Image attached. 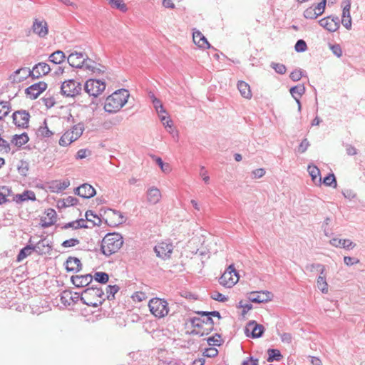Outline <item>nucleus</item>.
I'll return each instance as SVG.
<instances>
[{
	"instance_id": "1",
	"label": "nucleus",
	"mask_w": 365,
	"mask_h": 365,
	"mask_svg": "<svg viewBox=\"0 0 365 365\" xmlns=\"http://www.w3.org/2000/svg\"><path fill=\"white\" fill-rule=\"evenodd\" d=\"M51 71L48 64L44 62H40L36 64L31 71L28 68H21L17 69L13 74V81L22 82L28 77H32L34 79L48 74Z\"/></svg>"
},
{
	"instance_id": "2",
	"label": "nucleus",
	"mask_w": 365,
	"mask_h": 365,
	"mask_svg": "<svg viewBox=\"0 0 365 365\" xmlns=\"http://www.w3.org/2000/svg\"><path fill=\"white\" fill-rule=\"evenodd\" d=\"M129 96L128 91L124 88L115 91L106 98L104 110L109 113H116L127 103Z\"/></svg>"
},
{
	"instance_id": "3",
	"label": "nucleus",
	"mask_w": 365,
	"mask_h": 365,
	"mask_svg": "<svg viewBox=\"0 0 365 365\" xmlns=\"http://www.w3.org/2000/svg\"><path fill=\"white\" fill-rule=\"evenodd\" d=\"M123 245L122 235L117 232L108 233L103 238L101 250L106 256L117 252Z\"/></svg>"
},
{
	"instance_id": "4",
	"label": "nucleus",
	"mask_w": 365,
	"mask_h": 365,
	"mask_svg": "<svg viewBox=\"0 0 365 365\" xmlns=\"http://www.w3.org/2000/svg\"><path fill=\"white\" fill-rule=\"evenodd\" d=\"M105 294L98 286H92L85 289L81 293V301L90 307H98L106 300Z\"/></svg>"
},
{
	"instance_id": "5",
	"label": "nucleus",
	"mask_w": 365,
	"mask_h": 365,
	"mask_svg": "<svg viewBox=\"0 0 365 365\" xmlns=\"http://www.w3.org/2000/svg\"><path fill=\"white\" fill-rule=\"evenodd\" d=\"M148 307L150 312L158 318H163L169 312L168 303L160 298H153L149 301Z\"/></svg>"
},
{
	"instance_id": "6",
	"label": "nucleus",
	"mask_w": 365,
	"mask_h": 365,
	"mask_svg": "<svg viewBox=\"0 0 365 365\" xmlns=\"http://www.w3.org/2000/svg\"><path fill=\"white\" fill-rule=\"evenodd\" d=\"M106 89V83L104 81L90 78L87 80L84 85L85 91L89 96L97 97Z\"/></svg>"
},
{
	"instance_id": "7",
	"label": "nucleus",
	"mask_w": 365,
	"mask_h": 365,
	"mask_svg": "<svg viewBox=\"0 0 365 365\" xmlns=\"http://www.w3.org/2000/svg\"><path fill=\"white\" fill-rule=\"evenodd\" d=\"M81 83L73 79L65 81L61 86V94L67 97H74L81 91Z\"/></svg>"
},
{
	"instance_id": "8",
	"label": "nucleus",
	"mask_w": 365,
	"mask_h": 365,
	"mask_svg": "<svg viewBox=\"0 0 365 365\" xmlns=\"http://www.w3.org/2000/svg\"><path fill=\"white\" fill-rule=\"evenodd\" d=\"M106 223L111 227H116L125 222V217L120 212L113 209H108L105 212Z\"/></svg>"
},
{
	"instance_id": "9",
	"label": "nucleus",
	"mask_w": 365,
	"mask_h": 365,
	"mask_svg": "<svg viewBox=\"0 0 365 365\" xmlns=\"http://www.w3.org/2000/svg\"><path fill=\"white\" fill-rule=\"evenodd\" d=\"M154 250L158 257L163 259H168L171 256L173 245L168 241L161 242L155 246Z\"/></svg>"
},
{
	"instance_id": "10",
	"label": "nucleus",
	"mask_w": 365,
	"mask_h": 365,
	"mask_svg": "<svg viewBox=\"0 0 365 365\" xmlns=\"http://www.w3.org/2000/svg\"><path fill=\"white\" fill-rule=\"evenodd\" d=\"M319 25L329 32L337 31L340 26V21L337 16H328L319 21Z\"/></svg>"
},
{
	"instance_id": "11",
	"label": "nucleus",
	"mask_w": 365,
	"mask_h": 365,
	"mask_svg": "<svg viewBox=\"0 0 365 365\" xmlns=\"http://www.w3.org/2000/svg\"><path fill=\"white\" fill-rule=\"evenodd\" d=\"M327 0H322L317 5H312L304 11V16L307 19H315L324 12Z\"/></svg>"
},
{
	"instance_id": "12",
	"label": "nucleus",
	"mask_w": 365,
	"mask_h": 365,
	"mask_svg": "<svg viewBox=\"0 0 365 365\" xmlns=\"http://www.w3.org/2000/svg\"><path fill=\"white\" fill-rule=\"evenodd\" d=\"M264 331L263 325L257 324L255 321L252 320L248 322L245 327V334L248 337L253 339L259 338L262 336Z\"/></svg>"
},
{
	"instance_id": "13",
	"label": "nucleus",
	"mask_w": 365,
	"mask_h": 365,
	"mask_svg": "<svg viewBox=\"0 0 365 365\" xmlns=\"http://www.w3.org/2000/svg\"><path fill=\"white\" fill-rule=\"evenodd\" d=\"M47 83L44 81H39L29 86L25 90V93L31 100L36 99L39 95L46 91Z\"/></svg>"
},
{
	"instance_id": "14",
	"label": "nucleus",
	"mask_w": 365,
	"mask_h": 365,
	"mask_svg": "<svg viewBox=\"0 0 365 365\" xmlns=\"http://www.w3.org/2000/svg\"><path fill=\"white\" fill-rule=\"evenodd\" d=\"M14 123L19 128H26L28 127L30 115L26 110H17L12 115Z\"/></svg>"
},
{
	"instance_id": "15",
	"label": "nucleus",
	"mask_w": 365,
	"mask_h": 365,
	"mask_svg": "<svg viewBox=\"0 0 365 365\" xmlns=\"http://www.w3.org/2000/svg\"><path fill=\"white\" fill-rule=\"evenodd\" d=\"M272 297L269 291L252 292L249 294L248 299L255 303H266L271 301Z\"/></svg>"
},
{
	"instance_id": "16",
	"label": "nucleus",
	"mask_w": 365,
	"mask_h": 365,
	"mask_svg": "<svg viewBox=\"0 0 365 365\" xmlns=\"http://www.w3.org/2000/svg\"><path fill=\"white\" fill-rule=\"evenodd\" d=\"M32 30L34 34L41 38H44L48 33L47 22L42 19H35L32 25Z\"/></svg>"
},
{
	"instance_id": "17",
	"label": "nucleus",
	"mask_w": 365,
	"mask_h": 365,
	"mask_svg": "<svg viewBox=\"0 0 365 365\" xmlns=\"http://www.w3.org/2000/svg\"><path fill=\"white\" fill-rule=\"evenodd\" d=\"M86 54L82 52H73L67 58L68 64L73 68H83Z\"/></svg>"
},
{
	"instance_id": "18",
	"label": "nucleus",
	"mask_w": 365,
	"mask_h": 365,
	"mask_svg": "<svg viewBox=\"0 0 365 365\" xmlns=\"http://www.w3.org/2000/svg\"><path fill=\"white\" fill-rule=\"evenodd\" d=\"M74 193L83 198L88 199L93 197L96 192L90 184L84 183L76 187Z\"/></svg>"
},
{
	"instance_id": "19",
	"label": "nucleus",
	"mask_w": 365,
	"mask_h": 365,
	"mask_svg": "<svg viewBox=\"0 0 365 365\" xmlns=\"http://www.w3.org/2000/svg\"><path fill=\"white\" fill-rule=\"evenodd\" d=\"M71 280L76 287H84L88 286L93 281V275L86 274L84 275L72 276Z\"/></svg>"
},
{
	"instance_id": "20",
	"label": "nucleus",
	"mask_w": 365,
	"mask_h": 365,
	"mask_svg": "<svg viewBox=\"0 0 365 365\" xmlns=\"http://www.w3.org/2000/svg\"><path fill=\"white\" fill-rule=\"evenodd\" d=\"M73 294L74 295H73L72 292L70 290H65L62 292L60 294V300L61 303L66 306L78 302L80 298L78 293L75 292Z\"/></svg>"
},
{
	"instance_id": "21",
	"label": "nucleus",
	"mask_w": 365,
	"mask_h": 365,
	"mask_svg": "<svg viewBox=\"0 0 365 365\" xmlns=\"http://www.w3.org/2000/svg\"><path fill=\"white\" fill-rule=\"evenodd\" d=\"M45 213L46 216L41 218V225L43 228L53 225L56 221V212L53 209H48Z\"/></svg>"
},
{
	"instance_id": "22",
	"label": "nucleus",
	"mask_w": 365,
	"mask_h": 365,
	"mask_svg": "<svg viewBox=\"0 0 365 365\" xmlns=\"http://www.w3.org/2000/svg\"><path fill=\"white\" fill-rule=\"evenodd\" d=\"M193 42L200 48H208L210 47L209 42L204 35L198 30L194 29L192 32Z\"/></svg>"
},
{
	"instance_id": "23",
	"label": "nucleus",
	"mask_w": 365,
	"mask_h": 365,
	"mask_svg": "<svg viewBox=\"0 0 365 365\" xmlns=\"http://www.w3.org/2000/svg\"><path fill=\"white\" fill-rule=\"evenodd\" d=\"M147 201L152 205L157 204L161 199L160 190L156 187H151L146 192Z\"/></svg>"
},
{
	"instance_id": "24",
	"label": "nucleus",
	"mask_w": 365,
	"mask_h": 365,
	"mask_svg": "<svg viewBox=\"0 0 365 365\" xmlns=\"http://www.w3.org/2000/svg\"><path fill=\"white\" fill-rule=\"evenodd\" d=\"M330 244L334 247H342L349 250L356 247V244L349 239L333 238L330 240Z\"/></svg>"
},
{
	"instance_id": "25",
	"label": "nucleus",
	"mask_w": 365,
	"mask_h": 365,
	"mask_svg": "<svg viewBox=\"0 0 365 365\" xmlns=\"http://www.w3.org/2000/svg\"><path fill=\"white\" fill-rule=\"evenodd\" d=\"M66 269L68 272H78L82 269V264L78 258L69 257L66 262Z\"/></svg>"
},
{
	"instance_id": "26",
	"label": "nucleus",
	"mask_w": 365,
	"mask_h": 365,
	"mask_svg": "<svg viewBox=\"0 0 365 365\" xmlns=\"http://www.w3.org/2000/svg\"><path fill=\"white\" fill-rule=\"evenodd\" d=\"M239 280V277L233 278L230 272L225 271L219 279L220 284L226 287H232Z\"/></svg>"
},
{
	"instance_id": "27",
	"label": "nucleus",
	"mask_w": 365,
	"mask_h": 365,
	"mask_svg": "<svg viewBox=\"0 0 365 365\" xmlns=\"http://www.w3.org/2000/svg\"><path fill=\"white\" fill-rule=\"evenodd\" d=\"M34 252L39 255L49 253L51 250V246L48 243L45 242V240H39L35 245H32Z\"/></svg>"
},
{
	"instance_id": "28",
	"label": "nucleus",
	"mask_w": 365,
	"mask_h": 365,
	"mask_svg": "<svg viewBox=\"0 0 365 365\" xmlns=\"http://www.w3.org/2000/svg\"><path fill=\"white\" fill-rule=\"evenodd\" d=\"M14 200L16 203H21L26 200H36L34 192L31 190H25L21 194H17L14 197Z\"/></svg>"
},
{
	"instance_id": "29",
	"label": "nucleus",
	"mask_w": 365,
	"mask_h": 365,
	"mask_svg": "<svg viewBox=\"0 0 365 365\" xmlns=\"http://www.w3.org/2000/svg\"><path fill=\"white\" fill-rule=\"evenodd\" d=\"M307 171L314 184L321 185L322 178L320 175V170L318 167L314 165H309L307 167Z\"/></svg>"
},
{
	"instance_id": "30",
	"label": "nucleus",
	"mask_w": 365,
	"mask_h": 365,
	"mask_svg": "<svg viewBox=\"0 0 365 365\" xmlns=\"http://www.w3.org/2000/svg\"><path fill=\"white\" fill-rule=\"evenodd\" d=\"M237 88L241 94V96L247 99H250L252 96L250 85L243 81H240L237 83Z\"/></svg>"
},
{
	"instance_id": "31",
	"label": "nucleus",
	"mask_w": 365,
	"mask_h": 365,
	"mask_svg": "<svg viewBox=\"0 0 365 365\" xmlns=\"http://www.w3.org/2000/svg\"><path fill=\"white\" fill-rule=\"evenodd\" d=\"M65 59L66 55L61 50L54 51L48 57V61L54 64H61L64 62Z\"/></svg>"
},
{
	"instance_id": "32",
	"label": "nucleus",
	"mask_w": 365,
	"mask_h": 365,
	"mask_svg": "<svg viewBox=\"0 0 365 365\" xmlns=\"http://www.w3.org/2000/svg\"><path fill=\"white\" fill-rule=\"evenodd\" d=\"M29 140V138L26 133L20 135H14L11 140V143L18 147H21Z\"/></svg>"
},
{
	"instance_id": "33",
	"label": "nucleus",
	"mask_w": 365,
	"mask_h": 365,
	"mask_svg": "<svg viewBox=\"0 0 365 365\" xmlns=\"http://www.w3.org/2000/svg\"><path fill=\"white\" fill-rule=\"evenodd\" d=\"M78 202V200L73 196H68L66 198H63L61 200L58 202V205L59 207H67L70 206H73L77 205Z\"/></svg>"
},
{
	"instance_id": "34",
	"label": "nucleus",
	"mask_w": 365,
	"mask_h": 365,
	"mask_svg": "<svg viewBox=\"0 0 365 365\" xmlns=\"http://www.w3.org/2000/svg\"><path fill=\"white\" fill-rule=\"evenodd\" d=\"M37 135L43 138H51L53 135V133L47 126L46 120H44L43 125L38 128Z\"/></svg>"
},
{
	"instance_id": "35",
	"label": "nucleus",
	"mask_w": 365,
	"mask_h": 365,
	"mask_svg": "<svg viewBox=\"0 0 365 365\" xmlns=\"http://www.w3.org/2000/svg\"><path fill=\"white\" fill-rule=\"evenodd\" d=\"M33 252H34V248H33L32 245H26V247L22 248L19 251V252L17 255V257H16V261L17 262L22 261L24 259H25L28 256L31 255Z\"/></svg>"
},
{
	"instance_id": "36",
	"label": "nucleus",
	"mask_w": 365,
	"mask_h": 365,
	"mask_svg": "<svg viewBox=\"0 0 365 365\" xmlns=\"http://www.w3.org/2000/svg\"><path fill=\"white\" fill-rule=\"evenodd\" d=\"M84 130V125L82 123L74 125L71 130H68L70 133L73 135V138L78 140Z\"/></svg>"
},
{
	"instance_id": "37",
	"label": "nucleus",
	"mask_w": 365,
	"mask_h": 365,
	"mask_svg": "<svg viewBox=\"0 0 365 365\" xmlns=\"http://www.w3.org/2000/svg\"><path fill=\"white\" fill-rule=\"evenodd\" d=\"M289 91L294 99L300 98V97L305 93V87L302 84H299L292 87Z\"/></svg>"
},
{
	"instance_id": "38",
	"label": "nucleus",
	"mask_w": 365,
	"mask_h": 365,
	"mask_svg": "<svg viewBox=\"0 0 365 365\" xmlns=\"http://www.w3.org/2000/svg\"><path fill=\"white\" fill-rule=\"evenodd\" d=\"M69 185L70 181L68 179L63 181L56 180L52 182V187L58 192L66 190Z\"/></svg>"
},
{
	"instance_id": "39",
	"label": "nucleus",
	"mask_w": 365,
	"mask_h": 365,
	"mask_svg": "<svg viewBox=\"0 0 365 365\" xmlns=\"http://www.w3.org/2000/svg\"><path fill=\"white\" fill-rule=\"evenodd\" d=\"M268 353V358L267 361L269 362H272L273 361H279L282 359V355L281 354V352L278 349H269L267 351Z\"/></svg>"
},
{
	"instance_id": "40",
	"label": "nucleus",
	"mask_w": 365,
	"mask_h": 365,
	"mask_svg": "<svg viewBox=\"0 0 365 365\" xmlns=\"http://www.w3.org/2000/svg\"><path fill=\"white\" fill-rule=\"evenodd\" d=\"M73 135H72L68 130L64 133V134L61 137L59 140V145L61 146H67L70 145L71 143L76 140L73 138Z\"/></svg>"
},
{
	"instance_id": "41",
	"label": "nucleus",
	"mask_w": 365,
	"mask_h": 365,
	"mask_svg": "<svg viewBox=\"0 0 365 365\" xmlns=\"http://www.w3.org/2000/svg\"><path fill=\"white\" fill-rule=\"evenodd\" d=\"M11 107L9 101H0V120H3L10 112Z\"/></svg>"
},
{
	"instance_id": "42",
	"label": "nucleus",
	"mask_w": 365,
	"mask_h": 365,
	"mask_svg": "<svg viewBox=\"0 0 365 365\" xmlns=\"http://www.w3.org/2000/svg\"><path fill=\"white\" fill-rule=\"evenodd\" d=\"M318 289L324 294L328 293L329 285L326 280L325 276H319L317 280Z\"/></svg>"
},
{
	"instance_id": "43",
	"label": "nucleus",
	"mask_w": 365,
	"mask_h": 365,
	"mask_svg": "<svg viewBox=\"0 0 365 365\" xmlns=\"http://www.w3.org/2000/svg\"><path fill=\"white\" fill-rule=\"evenodd\" d=\"M120 287L118 285H108L106 289V298L108 300H113L115 294L119 291Z\"/></svg>"
},
{
	"instance_id": "44",
	"label": "nucleus",
	"mask_w": 365,
	"mask_h": 365,
	"mask_svg": "<svg viewBox=\"0 0 365 365\" xmlns=\"http://www.w3.org/2000/svg\"><path fill=\"white\" fill-rule=\"evenodd\" d=\"M108 4L112 8L119 9L122 12H125L128 7L123 0H108Z\"/></svg>"
},
{
	"instance_id": "45",
	"label": "nucleus",
	"mask_w": 365,
	"mask_h": 365,
	"mask_svg": "<svg viewBox=\"0 0 365 365\" xmlns=\"http://www.w3.org/2000/svg\"><path fill=\"white\" fill-rule=\"evenodd\" d=\"M93 279L98 283L106 284L109 280V275L106 272H96L93 276Z\"/></svg>"
},
{
	"instance_id": "46",
	"label": "nucleus",
	"mask_w": 365,
	"mask_h": 365,
	"mask_svg": "<svg viewBox=\"0 0 365 365\" xmlns=\"http://www.w3.org/2000/svg\"><path fill=\"white\" fill-rule=\"evenodd\" d=\"M17 170L21 176L26 177L29 170V163L26 160H20L17 166Z\"/></svg>"
},
{
	"instance_id": "47",
	"label": "nucleus",
	"mask_w": 365,
	"mask_h": 365,
	"mask_svg": "<svg viewBox=\"0 0 365 365\" xmlns=\"http://www.w3.org/2000/svg\"><path fill=\"white\" fill-rule=\"evenodd\" d=\"M85 215L86 220L88 222H92L93 225H99L101 222V219L91 210L86 211Z\"/></svg>"
},
{
	"instance_id": "48",
	"label": "nucleus",
	"mask_w": 365,
	"mask_h": 365,
	"mask_svg": "<svg viewBox=\"0 0 365 365\" xmlns=\"http://www.w3.org/2000/svg\"><path fill=\"white\" fill-rule=\"evenodd\" d=\"M351 0H343L341 2L342 7V15L341 17H349L350 15V9H351Z\"/></svg>"
},
{
	"instance_id": "49",
	"label": "nucleus",
	"mask_w": 365,
	"mask_h": 365,
	"mask_svg": "<svg viewBox=\"0 0 365 365\" xmlns=\"http://www.w3.org/2000/svg\"><path fill=\"white\" fill-rule=\"evenodd\" d=\"M153 158L156 162V163L160 166V168L163 172H164L165 173H170L171 169H170V166L168 163H164L163 161L162 160L161 158H160V157L153 155Z\"/></svg>"
},
{
	"instance_id": "50",
	"label": "nucleus",
	"mask_w": 365,
	"mask_h": 365,
	"mask_svg": "<svg viewBox=\"0 0 365 365\" xmlns=\"http://www.w3.org/2000/svg\"><path fill=\"white\" fill-rule=\"evenodd\" d=\"M323 182L325 185L333 187L334 188L337 186L336 180L333 173H330L326 176L323 180Z\"/></svg>"
},
{
	"instance_id": "51",
	"label": "nucleus",
	"mask_w": 365,
	"mask_h": 365,
	"mask_svg": "<svg viewBox=\"0 0 365 365\" xmlns=\"http://www.w3.org/2000/svg\"><path fill=\"white\" fill-rule=\"evenodd\" d=\"M159 117L163 125L170 129L168 132L172 133L173 132L172 120L168 116H165L163 114L160 115Z\"/></svg>"
},
{
	"instance_id": "52",
	"label": "nucleus",
	"mask_w": 365,
	"mask_h": 365,
	"mask_svg": "<svg viewBox=\"0 0 365 365\" xmlns=\"http://www.w3.org/2000/svg\"><path fill=\"white\" fill-rule=\"evenodd\" d=\"M270 66L279 74H284L287 71L286 66L282 63L272 62Z\"/></svg>"
},
{
	"instance_id": "53",
	"label": "nucleus",
	"mask_w": 365,
	"mask_h": 365,
	"mask_svg": "<svg viewBox=\"0 0 365 365\" xmlns=\"http://www.w3.org/2000/svg\"><path fill=\"white\" fill-rule=\"evenodd\" d=\"M153 104L159 115L161 114L166 113V110L164 109L163 103L160 99L155 98L154 101L153 102Z\"/></svg>"
},
{
	"instance_id": "54",
	"label": "nucleus",
	"mask_w": 365,
	"mask_h": 365,
	"mask_svg": "<svg viewBox=\"0 0 365 365\" xmlns=\"http://www.w3.org/2000/svg\"><path fill=\"white\" fill-rule=\"evenodd\" d=\"M80 243V240L77 238H71L63 241L61 245L63 247H72L78 245Z\"/></svg>"
},
{
	"instance_id": "55",
	"label": "nucleus",
	"mask_w": 365,
	"mask_h": 365,
	"mask_svg": "<svg viewBox=\"0 0 365 365\" xmlns=\"http://www.w3.org/2000/svg\"><path fill=\"white\" fill-rule=\"evenodd\" d=\"M210 297L214 300L221 302H225L227 301V299H228L227 297H225L221 293H220L217 291H214V292H211Z\"/></svg>"
},
{
	"instance_id": "56",
	"label": "nucleus",
	"mask_w": 365,
	"mask_h": 365,
	"mask_svg": "<svg viewBox=\"0 0 365 365\" xmlns=\"http://www.w3.org/2000/svg\"><path fill=\"white\" fill-rule=\"evenodd\" d=\"M294 48L297 52H304L307 49V46L304 40L299 39L297 41Z\"/></svg>"
},
{
	"instance_id": "57",
	"label": "nucleus",
	"mask_w": 365,
	"mask_h": 365,
	"mask_svg": "<svg viewBox=\"0 0 365 365\" xmlns=\"http://www.w3.org/2000/svg\"><path fill=\"white\" fill-rule=\"evenodd\" d=\"M84 60V63H83V68H85L86 70H88V71H92L93 69H94V66L96 64V63L90 59L87 56H86L85 58H83Z\"/></svg>"
},
{
	"instance_id": "58",
	"label": "nucleus",
	"mask_w": 365,
	"mask_h": 365,
	"mask_svg": "<svg viewBox=\"0 0 365 365\" xmlns=\"http://www.w3.org/2000/svg\"><path fill=\"white\" fill-rule=\"evenodd\" d=\"M221 336L219 334H216L215 336L209 337L207 339V343L210 345H215V346H220L221 344L220 341Z\"/></svg>"
},
{
	"instance_id": "59",
	"label": "nucleus",
	"mask_w": 365,
	"mask_h": 365,
	"mask_svg": "<svg viewBox=\"0 0 365 365\" xmlns=\"http://www.w3.org/2000/svg\"><path fill=\"white\" fill-rule=\"evenodd\" d=\"M289 77L293 81H298L302 77V71L300 69L294 70L290 73Z\"/></svg>"
},
{
	"instance_id": "60",
	"label": "nucleus",
	"mask_w": 365,
	"mask_h": 365,
	"mask_svg": "<svg viewBox=\"0 0 365 365\" xmlns=\"http://www.w3.org/2000/svg\"><path fill=\"white\" fill-rule=\"evenodd\" d=\"M203 354L205 356L212 358L216 356L218 354V351L216 348L211 347L206 349L203 352Z\"/></svg>"
},
{
	"instance_id": "61",
	"label": "nucleus",
	"mask_w": 365,
	"mask_h": 365,
	"mask_svg": "<svg viewBox=\"0 0 365 365\" xmlns=\"http://www.w3.org/2000/svg\"><path fill=\"white\" fill-rule=\"evenodd\" d=\"M344 262L347 266H351L353 264L359 263V259L355 257L345 256L344 257Z\"/></svg>"
},
{
	"instance_id": "62",
	"label": "nucleus",
	"mask_w": 365,
	"mask_h": 365,
	"mask_svg": "<svg viewBox=\"0 0 365 365\" xmlns=\"http://www.w3.org/2000/svg\"><path fill=\"white\" fill-rule=\"evenodd\" d=\"M309 145H310V144H309V142L308 141V140L307 138H304L302 140V141L299 144V145L298 147V151L300 153H304V152H306V150H307V148H309Z\"/></svg>"
},
{
	"instance_id": "63",
	"label": "nucleus",
	"mask_w": 365,
	"mask_h": 365,
	"mask_svg": "<svg viewBox=\"0 0 365 365\" xmlns=\"http://www.w3.org/2000/svg\"><path fill=\"white\" fill-rule=\"evenodd\" d=\"M330 49L331 50L332 53L337 57H341L342 56L343 52L339 44L331 45Z\"/></svg>"
},
{
	"instance_id": "64",
	"label": "nucleus",
	"mask_w": 365,
	"mask_h": 365,
	"mask_svg": "<svg viewBox=\"0 0 365 365\" xmlns=\"http://www.w3.org/2000/svg\"><path fill=\"white\" fill-rule=\"evenodd\" d=\"M241 365H258V359L250 356L244 360Z\"/></svg>"
}]
</instances>
